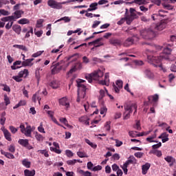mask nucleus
<instances>
[{
  "label": "nucleus",
  "mask_w": 176,
  "mask_h": 176,
  "mask_svg": "<svg viewBox=\"0 0 176 176\" xmlns=\"http://www.w3.org/2000/svg\"><path fill=\"white\" fill-rule=\"evenodd\" d=\"M77 156H78V157H88L87 154L82 151H79L77 152Z\"/></svg>",
  "instance_id": "f704fd0d"
},
{
  "label": "nucleus",
  "mask_w": 176,
  "mask_h": 176,
  "mask_svg": "<svg viewBox=\"0 0 176 176\" xmlns=\"http://www.w3.org/2000/svg\"><path fill=\"white\" fill-rule=\"evenodd\" d=\"M39 153H41V155H44L45 157H49V153L46 150H39Z\"/></svg>",
  "instance_id": "4d7b16f0"
},
{
  "label": "nucleus",
  "mask_w": 176,
  "mask_h": 176,
  "mask_svg": "<svg viewBox=\"0 0 176 176\" xmlns=\"http://www.w3.org/2000/svg\"><path fill=\"white\" fill-rule=\"evenodd\" d=\"M164 28V24L160 23L158 25H156L155 27V30L157 31H162Z\"/></svg>",
  "instance_id": "a19ab883"
},
{
  "label": "nucleus",
  "mask_w": 176,
  "mask_h": 176,
  "mask_svg": "<svg viewBox=\"0 0 176 176\" xmlns=\"http://www.w3.org/2000/svg\"><path fill=\"white\" fill-rule=\"evenodd\" d=\"M156 138V134L153 135L151 137H148L146 139V141L148 142H156V141L153 140Z\"/></svg>",
  "instance_id": "a18cd8bd"
},
{
  "label": "nucleus",
  "mask_w": 176,
  "mask_h": 176,
  "mask_svg": "<svg viewBox=\"0 0 176 176\" xmlns=\"http://www.w3.org/2000/svg\"><path fill=\"white\" fill-rule=\"evenodd\" d=\"M0 152L1 155H3V156L7 157L8 159H14V155L10 153L6 152L3 150H1Z\"/></svg>",
  "instance_id": "aec40b11"
},
{
  "label": "nucleus",
  "mask_w": 176,
  "mask_h": 176,
  "mask_svg": "<svg viewBox=\"0 0 176 176\" xmlns=\"http://www.w3.org/2000/svg\"><path fill=\"white\" fill-rule=\"evenodd\" d=\"M1 130L3 133V135L6 140L9 142L12 141V134L10 133V132H9L8 129H5V127L1 128Z\"/></svg>",
  "instance_id": "ddd939ff"
},
{
  "label": "nucleus",
  "mask_w": 176,
  "mask_h": 176,
  "mask_svg": "<svg viewBox=\"0 0 176 176\" xmlns=\"http://www.w3.org/2000/svg\"><path fill=\"white\" fill-rule=\"evenodd\" d=\"M105 93H107V91H105V89H100L99 91V97L98 99L99 100H102V98H104L105 97Z\"/></svg>",
  "instance_id": "4c0bfd02"
},
{
  "label": "nucleus",
  "mask_w": 176,
  "mask_h": 176,
  "mask_svg": "<svg viewBox=\"0 0 176 176\" xmlns=\"http://www.w3.org/2000/svg\"><path fill=\"white\" fill-rule=\"evenodd\" d=\"M124 120H127V119H130V115L133 113V110L131 109V106L130 104L124 105Z\"/></svg>",
  "instance_id": "6e6552de"
},
{
  "label": "nucleus",
  "mask_w": 176,
  "mask_h": 176,
  "mask_svg": "<svg viewBox=\"0 0 176 176\" xmlns=\"http://www.w3.org/2000/svg\"><path fill=\"white\" fill-rule=\"evenodd\" d=\"M164 160L167 162V163H169L170 167L174 166V163H175V158L171 157V156H167L164 158Z\"/></svg>",
  "instance_id": "a211bd4d"
},
{
  "label": "nucleus",
  "mask_w": 176,
  "mask_h": 176,
  "mask_svg": "<svg viewBox=\"0 0 176 176\" xmlns=\"http://www.w3.org/2000/svg\"><path fill=\"white\" fill-rule=\"evenodd\" d=\"M150 153L156 155V156H157V157H160V156H162V151H157V150H155V151L152 150L150 151Z\"/></svg>",
  "instance_id": "c03bdc74"
},
{
  "label": "nucleus",
  "mask_w": 176,
  "mask_h": 176,
  "mask_svg": "<svg viewBox=\"0 0 176 176\" xmlns=\"http://www.w3.org/2000/svg\"><path fill=\"white\" fill-rule=\"evenodd\" d=\"M120 89L119 87H117L115 84L113 85V90L115 91V93L119 94L120 92Z\"/></svg>",
  "instance_id": "052dcab7"
},
{
  "label": "nucleus",
  "mask_w": 176,
  "mask_h": 176,
  "mask_svg": "<svg viewBox=\"0 0 176 176\" xmlns=\"http://www.w3.org/2000/svg\"><path fill=\"white\" fill-rule=\"evenodd\" d=\"M128 10L126 9V13H125V21L126 22V24H128V25H130V24H131V23H133V21L135 19V18H133L132 16H131L130 14H127Z\"/></svg>",
  "instance_id": "2eb2a0df"
},
{
  "label": "nucleus",
  "mask_w": 176,
  "mask_h": 176,
  "mask_svg": "<svg viewBox=\"0 0 176 176\" xmlns=\"http://www.w3.org/2000/svg\"><path fill=\"white\" fill-rule=\"evenodd\" d=\"M138 41H140L138 35H133L132 37H129L124 41L123 46L124 47H130V46L134 45V43L138 42Z\"/></svg>",
  "instance_id": "39448f33"
},
{
  "label": "nucleus",
  "mask_w": 176,
  "mask_h": 176,
  "mask_svg": "<svg viewBox=\"0 0 176 176\" xmlns=\"http://www.w3.org/2000/svg\"><path fill=\"white\" fill-rule=\"evenodd\" d=\"M144 74L149 79H152V78H153V73L149 69H146L144 71Z\"/></svg>",
  "instance_id": "7c9ffc66"
},
{
  "label": "nucleus",
  "mask_w": 176,
  "mask_h": 176,
  "mask_svg": "<svg viewBox=\"0 0 176 176\" xmlns=\"http://www.w3.org/2000/svg\"><path fill=\"white\" fill-rule=\"evenodd\" d=\"M173 44H168L166 47L163 50V54H160L158 56H155L152 55L147 56L148 62L150 64L154 65V67L162 68V60L167 58V55L166 54H171V51L173 50L171 48Z\"/></svg>",
  "instance_id": "f257e3e1"
},
{
  "label": "nucleus",
  "mask_w": 176,
  "mask_h": 176,
  "mask_svg": "<svg viewBox=\"0 0 176 176\" xmlns=\"http://www.w3.org/2000/svg\"><path fill=\"white\" fill-rule=\"evenodd\" d=\"M104 76V72L101 70H98L94 73L88 74L85 75V79L88 80L89 83H91L93 80H99L100 78Z\"/></svg>",
  "instance_id": "f03ea898"
},
{
  "label": "nucleus",
  "mask_w": 176,
  "mask_h": 176,
  "mask_svg": "<svg viewBox=\"0 0 176 176\" xmlns=\"http://www.w3.org/2000/svg\"><path fill=\"white\" fill-rule=\"evenodd\" d=\"M110 45L112 46H122V40L116 38H111L109 41Z\"/></svg>",
  "instance_id": "f8f14e48"
},
{
  "label": "nucleus",
  "mask_w": 176,
  "mask_h": 176,
  "mask_svg": "<svg viewBox=\"0 0 176 176\" xmlns=\"http://www.w3.org/2000/svg\"><path fill=\"white\" fill-rule=\"evenodd\" d=\"M13 23L14 22H8L6 25V29L7 30H10V28H12V27H13Z\"/></svg>",
  "instance_id": "774afa93"
},
{
  "label": "nucleus",
  "mask_w": 176,
  "mask_h": 176,
  "mask_svg": "<svg viewBox=\"0 0 176 176\" xmlns=\"http://www.w3.org/2000/svg\"><path fill=\"white\" fill-rule=\"evenodd\" d=\"M21 64H23V63L21 62V60H16L13 63V65L11 66V69H19V68H20V67L17 66L16 67V65H21Z\"/></svg>",
  "instance_id": "bb28decb"
},
{
  "label": "nucleus",
  "mask_w": 176,
  "mask_h": 176,
  "mask_svg": "<svg viewBox=\"0 0 176 176\" xmlns=\"http://www.w3.org/2000/svg\"><path fill=\"white\" fill-rule=\"evenodd\" d=\"M28 69H23V71H21L19 72V73L18 74V76L20 78H27V76H28Z\"/></svg>",
  "instance_id": "393cba45"
},
{
  "label": "nucleus",
  "mask_w": 176,
  "mask_h": 176,
  "mask_svg": "<svg viewBox=\"0 0 176 176\" xmlns=\"http://www.w3.org/2000/svg\"><path fill=\"white\" fill-rule=\"evenodd\" d=\"M85 142L87 144H88V145H90V146H91V148H94V149H96V148H97V145L94 144L93 142H90V140H89V139H86Z\"/></svg>",
  "instance_id": "8fccbe9b"
},
{
  "label": "nucleus",
  "mask_w": 176,
  "mask_h": 176,
  "mask_svg": "<svg viewBox=\"0 0 176 176\" xmlns=\"http://www.w3.org/2000/svg\"><path fill=\"white\" fill-rule=\"evenodd\" d=\"M12 79H14V80H15L16 82H18L23 81V79H21V77H20V76H14L12 77Z\"/></svg>",
  "instance_id": "680f3d73"
},
{
  "label": "nucleus",
  "mask_w": 176,
  "mask_h": 176,
  "mask_svg": "<svg viewBox=\"0 0 176 176\" xmlns=\"http://www.w3.org/2000/svg\"><path fill=\"white\" fill-rule=\"evenodd\" d=\"M59 104L60 105H63V107H66V108H68L69 107V102L67 100L66 97H63L59 100Z\"/></svg>",
  "instance_id": "6ab92c4d"
},
{
  "label": "nucleus",
  "mask_w": 176,
  "mask_h": 176,
  "mask_svg": "<svg viewBox=\"0 0 176 176\" xmlns=\"http://www.w3.org/2000/svg\"><path fill=\"white\" fill-rule=\"evenodd\" d=\"M74 67H76V69H82V68L83 67V65H82V63L80 62H78L76 63H75Z\"/></svg>",
  "instance_id": "5fc2aeb1"
},
{
  "label": "nucleus",
  "mask_w": 176,
  "mask_h": 176,
  "mask_svg": "<svg viewBox=\"0 0 176 176\" xmlns=\"http://www.w3.org/2000/svg\"><path fill=\"white\" fill-rule=\"evenodd\" d=\"M79 122L80 123H83L84 124H86L87 126H90V122L89 120H90V118L87 116H82L78 118Z\"/></svg>",
  "instance_id": "4468645a"
},
{
  "label": "nucleus",
  "mask_w": 176,
  "mask_h": 176,
  "mask_svg": "<svg viewBox=\"0 0 176 176\" xmlns=\"http://www.w3.org/2000/svg\"><path fill=\"white\" fill-rule=\"evenodd\" d=\"M98 3H92L89 5V8L92 9L93 12L94 10H97L98 9Z\"/></svg>",
  "instance_id": "37998d69"
},
{
  "label": "nucleus",
  "mask_w": 176,
  "mask_h": 176,
  "mask_svg": "<svg viewBox=\"0 0 176 176\" xmlns=\"http://www.w3.org/2000/svg\"><path fill=\"white\" fill-rule=\"evenodd\" d=\"M65 154L67 156V157H72V156H74V153H72L71 150H66Z\"/></svg>",
  "instance_id": "69168bd1"
},
{
  "label": "nucleus",
  "mask_w": 176,
  "mask_h": 176,
  "mask_svg": "<svg viewBox=\"0 0 176 176\" xmlns=\"http://www.w3.org/2000/svg\"><path fill=\"white\" fill-rule=\"evenodd\" d=\"M157 101H159V95L155 94L154 95L148 96V102H146L145 104L146 105L152 104L153 107H157Z\"/></svg>",
  "instance_id": "423d86ee"
},
{
  "label": "nucleus",
  "mask_w": 176,
  "mask_h": 176,
  "mask_svg": "<svg viewBox=\"0 0 176 176\" xmlns=\"http://www.w3.org/2000/svg\"><path fill=\"white\" fill-rule=\"evenodd\" d=\"M24 14V11L23 10H16L14 12V17L15 18V20H17V19L21 18V15Z\"/></svg>",
  "instance_id": "b1692460"
},
{
  "label": "nucleus",
  "mask_w": 176,
  "mask_h": 176,
  "mask_svg": "<svg viewBox=\"0 0 176 176\" xmlns=\"http://www.w3.org/2000/svg\"><path fill=\"white\" fill-rule=\"evenodd\" d=\"M50 86L52 87V89H57L58 87V82L57 80H53L50 83Z\"/></svg>",
  "instance_id": "58836bf2"
},
{
  "label": "nucleus",
  "mask_w": 176,
  "mask_h": 176,
  "mask_svg": "<svg viewBox=\"0 0 176 176\" xmlns=\"http://www.w3.org/2000/svg\"><path fill=\"white\" fill-rule=\"evenodd\" d=\"M134 156H135V157H138V159H141V157H142V156H144V153L137 152L134 154Z\"/></svg>",
  "instance_id": "338daca9"
},
{
  "label": "nucleus",
  "mask_w": 176,
  "mask_h": 176,
  "mask_svg": "<svg viewBox=\"0 0 176 176\" xmlns=\"http://www.w3.org/2000/svg\"><path fill=\"white\" fill-rule=\"evenodd\" d=\"M102 38H99L92 42H89L88 45L89 46L94 45V47H100V46H104V43L101 42Z\"/></svg>",
  "instance_id": "9d476101"
},
{
  "label": "nucleus",
  "mask_w": 176,
  "mask_h": 176,
  "mask_svg": "<svg viewBox=\"0 0 176 176\" xmlns=\"http://www.w3.org/2000/svg\"><path fill=\"white\" fill-rule=\"evenodd\" d=\"M47 5L48 6H50V8H52V9H63V3H58L55 0H48Z\"/></svg>",
  "instance_id": "0eeeda50"
},
{
  "label": "nucleus",
  "mask_w": 176,
  "mask_h": 176,
  "mask_svg": "<svg viewBox=\"0 0 176 176\" xmlns=\"http://www.w3.org/2000/svg\"><path fill=\"white\" fill-rule=\"evenodd\" d=\"M0 86H1L3 88V91H7V93H10V87L6 85V84H1Z\"/></svg>",
  "instance_id": "c9c22d12"
},
{
  "label": "nucleus",
  "mask_w": 176,
  "mask_h": 176,
  "mask_svg": "<svg viewBox=\"0 0 176 176\" xmlns=\"http://www.w3.org/2000/svg\"><path fill=\"white\" fill-rule=\"evenodd\" d=\"M9 130L11 131L12 134H16V131H19V129L12 125L9 126Z\"/></svg>",
  "instance_id": "09e8293b"
},
{
  "label": "nucleus",
  "mask_w": 176,
  "mask_h": 176,
  "mask_svg": "<svg viewBox=\"0 0 176 176\" xmlns=\"http://www.w3.org/2000/svg\"><path fill=\"white\" fill-rule=\"evenodd\" d=\"M19 24H30V20L28 19L23 18L18 21Z\"/></svg>",
  "instance_id": "ea45409f"
},
{
  "label": "nucleus",
  "mask_w": 176,
  "mask_h": 176,
  "mask_svg": "<svg viewBox=\"0 0 176 176\" xmlns=\"http://www.w3.org/2000/svg\"><path fill=\"white\" fill-rule=\"evenodd\" d=\"M34 58H29L22 62V67H32L34 63H32V60Z\"/></svg>",
  "instance_id": "f3484780"
},
{
  "label": "nucleus",
  "mask_w": 176,
  "mask_h": 176,
  "mask_svg": "<svg viewBox=\"0 0 176 176\" xmlns=\"http://www.w3.org/2000/svg\"><path fill=\"white\" fill-rule=\"evenodd\" d=\"M78 174L81 175V176H91V173L89 172V170L85 171L82 169L78 170Z\"/></svg>",
  "instance_id": "c756f323"
},
{
  "label": "nucleus",
  "mask_w": 176,
  "mask_h": 176,
  "mask_svg": "<svg viewBox=\"0 0 176 176\" xmlns=\"http://www.w3.org/2000/svg\"><path fill=\"white\" fill-rule=\"evenodd\" d=\"M116 86L119 87V89H122L123 88V81L118 80L116 82Z\"/></svg>",
  "instance_id": "603ef678"
},
{
  "label": "nucleus",
  "mask_w": 176,
  "mask_h": 176,
  "mask_svg": "<svg viewBox=\"0 0 176 176\" xmlns=\"http://www.w3.org/2000/svg\"><path fill=\"white\" fill-rule=\"evenodd\" d=\"M164 13H167V12H166L163 10H160L157 14V16H160V17H165L166 15H164Z\"/></svg>",
  "instance_id": "bf43d9fd"
},
{
  "label": "nucleus",
  "mask_w": 176,
  "mask_h": 176,
  "mask_svg": "<svg viewBox=\"0 0 176 176\" xmlns=\"http://www.w3.org/2000/svg\"><path fill=\"white\" fill-rule=\"evenodd\" d=\"M45 21V20L43 19H38L36 21V27L38 28H41V27H42V24H43V22Z\"/></svg>",
  "instance_id": "6e6d98bb"
},
{
  "label": "nucleus",
  "mask_w": 176,
  "mask_h": 176,
  "mask_svg": "<svg viewBox=\"0 0 176 176\" xmlns=\"http://www.w3.org/2000/svg\"><path fill=\"white\" fill-rule=\"evenodd\" d=\"M140 35L144 38V39H153V37L155 36L156 33H155V30L151 29V28L144 29L140 31Z\"/></svg>",
  "instance_id": "7ed1b4c3"
},
{
  "label": "nucleus",
  "mask_w": 176,
  "mask_h": 176,
  "mask_svg": "<svg viewBox=\"0 0 176 176\" xmlns=\"http://www.w3.org/2000/svg\"><path fill=\"white\" fill-rule=\"evenodd\" d=\"M8 151H9V152H11L12 153H14V152H16V147L14 146V144H10L8 146Z\"/></svg>",
  "instance_id": "3c124183"
},
{
  "label": "nucleus",
  "mask_w": 176,
  "mask_h": 176,
  "mask_svg": "<svg viewBox=\"0 0 176 176\" xmlns=\"http://www.w3.org/2000/svg\"><path fill=\"white\" fill-rule=\"evenodd\" d=\"M76 163V160H69L67 161V164L69 166H74Z\"/></svg>",
  "instance_id": "0e129e2a"
},
{
  "label": "nucleus",
  "mask_w": 176,
  "mask_h": 176,
  "mask_svg": "<svg viewBox=\"0 0 176 176\" xmlns=\"http://www.w3.org/2000/svg\"><path fill=\"white\" fill-rule=\"evenodd\" d=\"M61 69H63V66H60V67L54 66L53 69L51 70V73L52 75H56V74H58L60 71H61Z\"/></svg>",
  "instance_id": "5701e85b"
},
{
  "label": "nucleus",
  "mask_w": 176,
  "mask_h": 176,
  "mask_svg": "<svg viewBox=\"0 0 176 176\" xmlns=\"http://www.w3.org/2000/svg\"><path fill=\"white\" fill-rule=\"evenodd\" d=\"M99 85H102V86H109V73L104 74V79L100 80Z\"/></svg>",
  "instance_id": "9b49d317"
},
{
  "label": "nucleus",
  "mask_w": 176,
  "mask_h": 176,
  "mask_svg": "<svg viewBox=\"0 0 176 176\" xmlns=\"http://www.w3.org/2000/svg\"><path fill=\"white\" fill-rule=\"evenodd\" d=\"M32 133V129L31 128V126H28L25 129V132H23V134H25L26 137H31Z\"/></svg>",
  "instance_id": "4be33fe9"
},
{
  "label": "nucleus",
  "mask_w": 176,
  "mask_h": 176,
  "mask_svg": "<svg viewBox=\"0 0 176 176\" xmlns=\"http://www.w3.org/2000/svg\"><path fill=\"white\" fill-rule=\"evenodd\" d=\"M25 176H35V170H30L26 169L24 170Z\"/></svg>",
  "instance_id": "cd10ccee"
},
{
  "label": "nucleus",
  "mask_w": 176,
  "mask_h": 176,
  "mask_svg": "<svg viewBox=\"0 0 176 176\" xmlns=\"http://www.w3.org/2000/svg\"><path fill=\"white\" fill-rule=\"evenodd\" d=\"M18 143L19 145H21V146L29 149V151L34 149V147L30 144V142L28 139H19Z\"/></svg>",
  "instance_id": "1a4fd4ad"
},
{
  "label": "nucleus",
  "mask_w": 176,
  "mask_h": 176,
  "mask_svg": "<svg viewBox=\"0 0 176 176\" xmlns=\"http://www.w3.org/2000/svg\"><path fill=\"white\" fill-rule=\"evenodd\" d=\"M0 14H2L3 16H9L10 13L8 11H6V10L1 9L0 10Z\"/></svg>",
  "instance_id": "13d9d810"
},
{
  "label": "nucleus",
  "mask_w": 176,
  "mask_h": 176,
  "mask_svg": "<svg viewBox=\"0 0 176 176\" xmlns=\"http://www.w3.org/2000/svg\"><path fill=\"white\" fill-rule=\"evenodd\" d=\"M63 21H65V23H69V21H71V19H69L68 16H64L60 18V19H58L56 22Z\"/></svg>",
  "instance_id": "79ce46f5"
},
{
  "label": "nucleus",
  "mask_w": 176,
  "mask_h": 176,
  "mask_svg": "<svg viewBox=\"0 0 176 176\" xmlns=\"http://www.w3.org/2000/svg\"><path fill=\"white\" fill-rule=\"evenodd\" d=\"M168 134L166 132L162 133V142H167V141H168Z\"/></svg>",
  "instance_id": "e433bc0d"
},
{
  "label": "nucleus",
  "mask_w": 176,
  "mask_h": 176,
  "mask_svg": "<svg viewBox=\"0 0 176 176\" xmlns=\"http://www.w3.org/2000/svg\"><path fill=\"white\" fill-rule=\"evenodd\" d=\"M22 164L23 166L26 167V168H30V167H31V162H29L28 160L27 159H24L22 161Z\"/></svg>",
  "instance_id": "473e14b6"
},
{
  "label": "nucleus",
  "mask_w": 176,
  "mask_h": 176,
  "mask_svg": "<svg viewBox=\"0 0 176 176\" xmlns=\"http://www.w3.org/2000/svg\"><path fill=\"white\" fill-rule=\"evenodd\" d=\"M12 30L16 34H17V35H20V34H21V26H20V25H12Z\"/></svg>",
  "instance_id": "412c9836"
},
{
  "label": "nucleus",
  "mask_w": 176,
  "mask_h": 176,
  "mask_svg": "<svg viewBox=\"0 0 176 176\" xmlns=\"http://www.w3.org/2000/svg\"><path fill=\"white\" fill-rule=\"evenodd\" d=\"M78 87V97L76 99L77 102H80V100L85 98L86 97V90L87 88L85 85H77Z\"/></svg>",
  "instance_id": "20e7f679"
},
{
  "label": "nucleus",
  "mask_w": 176,
  "mask_h": 176,
  "mask_svg": "<svg viewBox=\"0 0 176 176\" xmlns=\"http://www.w3.org/2000/svg\"><path fill=\"white\" fill-rule=\"evenodd\" d=\"M130 14L133 19H138V16H137V11H135V9L131 8H130Z\"/></svg>",
  "instance_id": "c85d7f7f"
},
{
  "label": "nucleus",
  "mask_w": 176,
  "mask_h": 176,
  "mask_svg": "<svg viewBox=\"0 0 176 176\" xmlns=\"http://www.w3.org/2000/svg\"><path fill=\"white\" fill-rule=\"evenodd\" d=\"M60 122H61V123H63V124H65V126H67V127L69 126L68 124V120H67V118H60Z\"/></svg>",
  "instance_id": "864d4df0"
},
{
  "label": "nucleus",
  "mask_w": 176,
  "mask_h": 176,
  "mask_svg": "<svg viewBox=\"0 0 176 176\" xmlns=\"http://www.w3.org/2000/svg\"><path fill=\"white\" fill-rule=\"evenodd\" d=\"M13 47H16V49H19V50H23V52H28V48H27L25 45L15 44L13 45Z\"/></svg>",
  "instance_id": "a878e982"
},
{
  "label": "nucleus",
  "mask_w": 176,
  "mask_h": 176,
  "mask_svg": "<svg viewBox=\"0 0 176 176\" xmlns=\"http://www.w3.org/2000/svg\"><path fill=\"white\" fill-rule=\"evenodd\" d=\"M4 102L6 107H8L9 104H10V99L9 98L7 94H4Z\"/></svg>",
  "instance_id": "de8ad7c7"
},
{
  "label": "nucleus",
  "mask_w": 176,
  "mask_h": 176,
  "mask_svg": "<svg viewBox=\"0 0 176 176\" xmlns=\"http://www.w3.org/2000/svg\"><path fill=\"white\" fill-rule=\"evenodd\" d=\"M134 129L140 131L141 130V124H140V121H138L135 125L133 126Z\"/></svg>",
  "instance_id": "e2e57ef3"
},
{
  "label": "nucleus",
  "mask_w": 176,
  "mask_h": 176,
  "mask_svg": "<svg viewBox=\"0 0 176 176\" xmlns=\"http://www.w3.org/2000/svg\"><path fill=\"white\" fill-rule=\"evenodd\" d=\"M38 131L39 133H43V134L46 133L45 128H43V122H41L40 126L38 127Z\"/></svg>",
  "instance_id": "49530a36"
},
{
  "label": "nucleus",
  "mask_w": 176,
  "mask_h": 176,
  "mask_svg": "<svg viewBox=\"0 0 176 176\" xmlns=\"http://www.w3.org/2000/svg\"><path fill=\"white\" fill-rule=\"evenodd\" d=\"M151 168V164L146 163L145 164L142 165V174L145 175L148 173V170Z\"/></svg>",
  "instance_id": "dca6fc26"
},
{
  "label": "nucleus",
  "mask_w": 176,
  "mask_h": 176,
  "mask_svg": "<svg viewBox=\"0 0 176 176\" xmlns=\"http://www.w3.org/2000/svg\"><path fill=\"white\" fill-rule=\"evenodd\" d=\"M35 138L39 142H42V141H43V140H45V138L43 137V135H42L41 134H40L38 132H36V134H35Z\"/></svg>",
  "instance_id": "2f4dec72"
},
{
  "label": "nucleus",
  "mask_w": 176,
  "mask_h": 176,
  "mask_svg": "<svg viewBox=\"0 0 176 176\" xmlns=\"http://www.w3.org/2000/svg\"><path fill=\"white\" fill-rule=\"evenodd\" d=\"M36 100H38V103L41 104V98H39V96H38V92H36L35 94H34L32 98V101H33V102H36Z\"/></svg>",
  "instance_id": "72a5a7b5"
}]
</instances>
